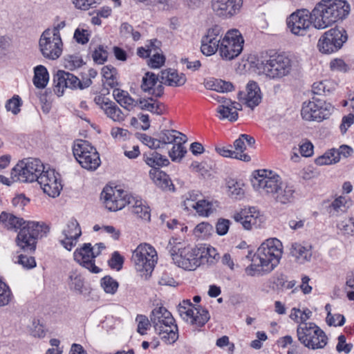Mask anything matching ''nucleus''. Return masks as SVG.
Returning <instances> with one entry per match:
<instances>
[{
	"label": "nucleus",
	"instance_id": "obj_1",
	"mask_svg": "<svg viewBox=\"0 0 354 354\" xmlns=\"http://www.w3.org/2000/svg\"><path fill=\"white\" fill-rule=\"evenodd\" d=\"M252 183L253 188L261 195L276 203L287 205L295 199L294 187L283 183L281 177L272 171H256Z\"/></svg>",
	"mask_w": 354,
	"mask_h": 354
},
{
	"label": "nucleus",
	"instance_id": "obj_2",
	"mask_svg": "<svg viewBox=\"0 0 354 354\" xmlns=\"http://www.w3.org/2000/svg\"><path fill=\"white\" fill-rule=\"evenodd\" d=\"M282 243L277 239H269L257 249L245 268L248 276L264 275L271 272L279 263L282 256Z\"/></svg>",
	"mask_w": 354,
	"mask_h": 354
},
{
	"label": "nucleus",
	"instance_id": "obj_3",
	"mask_svg": "<svg viewBox=\"0 0 354 354\" xmlns=\"http://www.w3.org/2000/svg\"><path fill=\"white\" fill-rule=\"evenodd\" d=\"M350 12V6L344 0H321L311 11L313 26L325 29L345 19Z\"/></svg>",
	"mask_w": 354,
	"mask_h": 354
},
{
	"label": "nucleus",
	"instance_id": "obj_4",
	"mask_svg": "<svg viewBox=\"0 0 354 354\" xmlns=\"http://www.w3.org/2000/svg\"><path fill=\"white\" fill-rule=\"evenodd\" d=\"M167 249L174 263L185 270H194L201 265L198 247L183 246L177 239L169 240Z\"/></svg>",
	"mask_w": 354,
	"mask_h": 354
},
{
	"label": "nucleus",
	"instance_id": "obj_5",
	"mask_svg": "<svg viewBox=\"0 0 354 354\" xmlns=\"http://www.w3.org/2000/svg\"><path fill=\"white\" fill-rule=\"evenodd\" d=\"M155 249L147 243L140 244L133 252L131 261L141 278L147 279L151 276L157 261Z\"/></svg>",
	"mask_w": 354,
	"mask_h": 354
},
{
	"label": "nucleus",
	"instance_id": "obj_6",
	"mask_svg": "<svg viewBox=\"0 0 354 354\" xmlns=\"http://www.w3.org/2000/svg\"><path fill=\"white\" fill-rule=\"evenodd\" d=\"M45 170V166L40 160L27 158L19 161L11 171V179L13 182L32 183L38 181Z\"/></svg>",
	"mask_w": 354,
	"mask_h": 354
},
{
	"label": "nucleus",
	"instance_id": "obj_7",
	"mask_svg": "<svg viewBox=\"0 0 354 354\" xmlns=\"http://www.w3.org/2000/svg\"><path fill=\"white\" fill-rule=\"evenodd\" d=\"M297 335L301 344L312 350L324 348L328 343L326 333L313 322L300 324L297 329Z\"/></svg>",
	"mask_w": 354,
	"mask_h": 354
},
{
	"label": "nucleus",
	"instance_id": "obj_8",
	"mask_svg": "<svg viewBox=\"0 0 354 354\" xmlns=\"http://www.w3.org/2000/svg\"><path fill=\"white\" fill-rule=\"evenodd\" d=\"M73 152L80 165L87 170L95 171L100 165L101 160L98 152L86 140H76L73 147Z\"/></svg>",
	"mask_w": 354,
	"mask_h": 354
},
{
	"label": "nucleus",
	"instance_id": "obj_9",
	"mask_svg": "<svg viewBox=\"0 0 354 354\" xmlns=\"http://www.w3.org/2000/svg\"><path fill=\"white\" fill-rule=\"evenodd\" d=\"M261 68L270 79H281L290 74L292 61L283 54H274L261 62Z\"/></svg>",
	"mask_w": 354,
	"mask_h": 354
},
{
	"label": "nucleus",
	"instance_id": "obj_10",
	"mask_svg": "<svg viewBox=\"0 0 354 354\" xmlns=\"http://www.w3.org/2000/svg\"><path fill=\"white\" fill-rule=\"evenodd\" d=\"M223 35L218 52L223 59L230 61L242 52L244 39L237 29L229 30Z\"/></svg>",
	"mask_w": 354,
	"mask_h": 354
},
{
	"label": "nucleus",
	"instance_id": "obj_11",
	"mask_svg": "<svg viewBox=\"0 0 354 354\" xmlns=\"http://www.w3.org/2000/svg\"><path fill=\"white\" fill-rule=\"evenodd\" d=\"M44 224L37 222L29 221L23 226L16 239L17 245L24 251L34 252L36 248L37 239L42 236Z\"/></svg>",
	"mask_w": 354,
	"mask_h": 354
},
{
	"label": "nucleus",
	"instance_id": "obj_12",
	"mask_svg": "<svg viewBox=\"0 0 354 354\" xmlns=\"http://www.w3.org/2000/svg\"><path fill=\"white\" fill-rule=\"evenodd\" d=\"M180 317L196 327L203 326L209 319L208 311L201 306H195L189 300H183L178 306Z\"/></svg>",
	"mask_w": 354,
	"mask_h": 354
},
{
	"label": "nucleus",
	"instance_id": "obj_13",
	"mask_svg": "<svg viewBox=\"0 0 354 354\" xmlns=\"http://www.w3.org/2000/svg\"><path fill=\"white\" fill-rule=\"evenodd\" d=\"M346 40L347 35L344 28H331L319 38L317 48L322 53L330 54L340 49Z\"/></svg>",
	"mask_w": 354,
	"mask_h": 354
},
{
	"label": "nucleus",
	"instance_id": "obj_14",
	"mask_svg": "<svg viewBox=\"0 0 354 354\" xmlns=\"http://www.w3.org/2000/svg\"><path fill=\"white\" fill-rule=\"evenodd\" d=\"M39 48L44 57L49 60H55L62 54V38L51 35L49 31H44L39 40Z\"/></svg>",
	"mask_w": 354,
	"mask_h": 354
},
{
	"label": "nucleus",
	"instance_id": "obj_15",
	"mask_svg": "<svg viewBox=\"0 0 354 354\" xmlns=\"http://www.w3.org/2000/svg\"><path fill=\"white\" fill-rule=\"evenodd\" d=\"M131 196L122 189L110 186H106L101 193V198L105 207L113 212L124 208L129 203Z\"/></svg>",
	"mask_w": 354,
	"mask_h": 354
},
{
	"label": "nucleus",
	"instance_id": "obj_16",
	"mask_svg": "<svg viewBox=\"0 0 354 354\" xmlns=\"http://www.w3.org/2000/svg\"><path fill=\"white\" fill-rule=\"evenodd\" d=\"M224 32L223 28L218 24L209 28L201 39V50L202 53L206 56H210L219 50Z\"/></svg>",
	"mask_w": 354,
	"mask_h": 354
},
{
	"label": "nucleus",
	"instance_id": "obj_17",
	"mask_svg": "<svg viewBox=\"0 0 354 354\" xmlns=\"http://www.w3.org/2000/svg\"><path fill=\"white\" fill-rule=\"evenodd\" d=\"M311 25V12L306 9L298 10L287 19L288 28L295 35H305Z\"/></svg>",
	"mask_w": 354,
	"mask_h": 354
},
{
	"label": "nucleus",
	"instance_id": "obj_18",
	"mask_svg": "<svg viewBox=\"0 0 354 354\" xmlns=\"http://www.w3.org/2000/svg\"><path fill=\"white\" fill-rule=\"evenodd\" d=\"M54 91L58 95H62L64 93V88H80L82 89L88 87L92 83L91 79H88L86 82L82 83L78 77L68 72H65L64 71H59L57 73L54 78Z\"/></svg>",
	"mask_w": 354,
	"mask_h": 354
},
{
	"label": "nucleus",
	"instance_id": "obj_19",
	"mask_svg": "<svg viewBox=\"0 0 354 354\" xmlns=\"http://www.w3.org/2000/svg\"><path fill=\"white\" fill-rule=\"evenodd\" d=\"M37 183L44 192L53 198L58 196L62 189L59 174L56 173L54 169H45L41 176L39 177Z\"/></svg>",
	"mask_w": 354,
	"mask_h": 354
},
{
	"label": "nucleus",
	"instance_id": "obj_20",
	"mask_svg": "<svg viewBox=\"0 0 354 354\" xmlns=\"http://www.w3.org/2000/svg\"><path fill=\"white\" fill-rule=\"evenodd\" d=\"M243 6V0H212L214 14L223 19H231L238 15Z\"/></svg>",
	"mask_w": 354,
	"mask_h": 354
},
{
	"label": "nucleus",
	"instance_id": "obj_21",
	"mask_svg": "<svg viewBox=\"0 0 354 354\" xmlns=\"http://www.w3.org/2000/svg\"><path fill=\"white\" fill-rule=\"evenodd\" d=\"M73 257L77 263L91 273L97 274L101 272V269L95 266V258L92 252L91 243H84L81 248L76 249L73 253Z\"/></svg>",
	"mask_w": 354,
	"mask_h": 354
},
{
	"label": "nucleus",
	"instance_id": "obj_22",
	"mask_svg": "<svg viewBox=\"0 0 354 354\" xmlns=\"http://www.w3.org/2000/svg\"><path fill=\"white\" fill-rule=\"evenodd\" d=\"M64 239L60 240L62 245L68 251H71L77 244V240L82 235L80 226L74 218L69 220L62 230Z\"/></svg>",
	"mask_w": 354,
	"mask_h": 354
},
{
	"label": "nucleus",
	"instance_id": "obj_23",
	"mask_svg": "<svg viewBox=\"0 0 354 354\" xmlns=\"http://www.w3.org/2000/svg\"><path fill=\"white\" fill-rule=\"evenodd\" d=\"M234 218L236 222L241 223L243 228L248 230L259 227L261 220L259 212L255 207L241 209L234 215Z\"/></svg>",
	"mask_w": 354,
	"mask_h": 354
},
{
	"label": "nucleus",
	"instance_id": "obj_24",
	"mask_svg": "<svg viewBox=\"0 0 354 354\" xmlns=\"http://www.w3.org/2000/svg\"><path fill=\"white\" fill-rule=\"evenodd\" d=\"M238 97L240 101H243L248 107L253 109L261 101V93L258 84L254 82H250L246 86V93L240 91Z\"/></svg>",
	"mask_w": 354,
	"mask_h": 354
},
{
	"label": "nucleus",
	"instance_id": "obj_25",
	"mask_svg": "<svg viewBox=\"0 0 354 354\" xmlns=\"http://www.w3.org/2000/svg\"><path fill=\"white\" fill-rule=\"evenodd\" d=\"M158 80L159 78L156 74L147 72L142 80L141 89L156 97H160L163 94V86L160 83L156 86Z\"/></svg>",
	"mask_w": 354,
	"mask_h": 354
},
{
	"label": "nucleus",
	"instance_id": "obj_26",
	"mask_svg": "<svg viewBox=\"0 0 354 354\" xmlns=\"http://www.w3.org/2000/svg\"><path fill=\"white\" fill-rule=\"evenodd\" d=\"M150 319L155 330H161L162 326L174 322L171 313L163 306L156 307L150 315Z\"/></svg>",
	"mask_w": 354,
	"mask_h": 354
},
{
	"label": "nucleus",
	"instance_id": "obj_27",
	"mask_svg": "<svg viewBox=\"0 0 354 354\" xmlns=\"http://www.w3.org/2000/svg\"><path fill=\"white\" fill-rule=\"evenodd\" d=\"M186 77L183 73H178L174 69L162 71L160 75V82L169 86H180L186 82Z\"/></svg>",
	"mask_w": 354,
	"mask_h": 354
},
{
	"label": "nucleus",
	"instance_id": "obj_28",
	"mask_svg": "<svg viewBox=\"0 0 354 354\" xmlns=\"http://www.w3.org/2000/svg\"><path fill=\"white\" fill-rule=\"evenodd\" d=\"M149 176L153 182L165 191H172L175 189L174 185L169 176L164 171L158 168L151 169L149 171Z\"/></svg>",
	"mask_w": 354,
	"mask_h": 354
},
{
	"label": "nucleus",
	"instance_id": "obj_29",
	"mask_svg": "<svg viewBox=\"0 0 354 354\" xmlns=\"http://www.w3.org/2000/svg\"><path fill=\"white\" fill-rule=\"evenodd\" d=\"M127 205L131 207L132 213L138 217L147 221L150 220L151 214L149 207L142 199L131 195V197H129V203H128Z\"/></svg>",
	"mask_w": 354,
	"mask_h": 354
},
{
	"label": "nucleus",
	"instance_id": "obj_30",
	"mask_svg": "<svg viewBox=\"0 0 354 354\" xmlns=\"http://www.w3.org/2000/svg\"><path fill=\"white\" fill-rule=\"evenodd\" d=\"M290 254L297 259V262L304 263L310 260L311 246H305L299 243H294L290 248Z\"/></svg>",
	"mask_w": 354,
	"mask_h": 354
},
{
	"label": "nucleus",
	"instance_id": "obj_31",
	"mask_svg": "<svg viewBox=\"0 0 354 354\" xmlns=\"http://www.w3.org/2000/svg\"><path fill=\"white\" fill-rule=\"evenodd\" d=\"M218 101L223 103L217 108V113L220 114V119H228L230 121H236L238 118V113L236 111H232L230 106L231 104V100L225 99L223 97H218Z\"/></svg>",
	"mask_w": 354,
	"mask_h": 354
},
{
	"label": "nucleus",
	"instance_id": "obj_32",
	"mask_svg": "<svg viewBox=\"0 0 354 354\" xmlns=\"http://www.w3.org/2000/svg\"><path fill=\"white\" fill-rule=\"evenodd\" d=\"M160 329L161 330H156V332L167 344H173L178 339V326L175 321L172 322L171 324H164Z\"/></svg>",
	"mask_w": 354,
	"mask_h": 354
},
{
	"label": "nucleus",
	"instance_id": "obj_33",
	"mask_svg": "<svg viewBox=\"0 0 354 354\" xmlns=\"http://www.w3.org/2000/svg\"><path fill=\"white\" fill-rule=\"evenodd\" d=\"M315 104L319 106V107L316 109L314 116L315 121L317 122H322L324 120L328 119L334 110V107L330 103L316 97Z\"/></svg>",
	"mask_w": 354,
	"mask_h": 354
},
{
	"label": "nucleus",
	"instance_id": "obj_34",
	"mask_svg": "<svg viewBox=\"0 0 354 354\" xmlns=\"http://www.w3.org/2000/svg\"><path fill=\"white\" fill-rule=\"evenodd\" d=\"M113 95L118 103L129 111L133 109L138 104V102L133 99L127 91L115 88Z\"/></svg>",
	"mask_w": 354,
	"mask_h": 354
},
{
	"label": "nucleus",
	"instance_id": "obj_35",
	"mask_svg": "<svg viewBox=\"0 0 354 354\" xmlns=\"http://www.w3.org/2000/svg\"><path fill=\"white\" fill-rule=\"evenodd\" d=\"M245 184L240 180L230 178L226 180L227 193L229 196L236 199H240L245 194Z\"/></svg>",
	"mask_w": 354,
	"mask_h": 354
},
{
	"label": "nucleus",
	"instance_id": "obj_36",
	"mask_svg": "<svg viewBox=\"0 0 354 354\" xmlns=\"http://www.w3.org/2000/svg\"><path fill=\"white\" fill-rule=\"evenodd\" d=\"M0 222L8 230L15 231H17V229L25 224V221L23 218H18L12 214H8L4 212L0 214Z\"/></svg>",
	"mask_w": 354,
	"mask_h": 354
},
{
	"label": "nucleus",
	"instance_id": "obj_37",
	"mask_svg": "<svg viewBox=\"0 0 354 354\" xmlns=\"http://www.w3.org/2000/svg\"><path fill=\"white\" fill-rule=\"evenodd\" d=\"M138 105L140 109L147 110L156 115H162L165 111L164 105L152 98L140 100Z\"/></svg>",
	"mask_w": 354,
	"mask_h": 354
},
{
	"label": "nucleus",
	"instance_id": "obj_38",
	"mask_svg": "<svg viewBox=\"0 0 354 354\" xmlns=\"http://www.w3.org/2000/svg\"><path fill=\"white\" fill-rule=\"evenodd\" d=\"M205 86L207 89L224 93L233 90L234 86L230 82H225L220 79H209L205 82Z\"/></svg>",
	"mask_w": 354,
	"mask_h": 354
},
{
	"label": "nucleus",
	"instance_id": "obj_39",
	"mask_svg": "<svg viewBox=\"0 0 354 354\" xmlns=\"http://www.w3.org/2000/svg\"><path fill=\"white\" fill-rule=\"evenodd\" d=\"M33 84L38 88H44L48 84L49 74L46 68L39 65L34 68Z\"/></svg>",
	"mask_w": 354,
	"mask_h": 354
},
{
	"label": "nucleus",
	"instance_id": "obj_40",
	"mask_svg": "<svg viewBox=\"0 0 354 354\" xmlns=\"http://www.w3.org/2000/svg\"><path fill=\"white\" fill-rule=\"evenodd\" d=\"M351 205V200L343 196L337 197L330 205V213L332 215L343 213L347 211Z\"/></svg>",
	"mask_w": 354,
	"mask_h": 354
},
{
	"label": "nucleus",
	"instance_id": "obj_41",
	"mask_svg": "<svg viewBox=\"0 0 354 354\" xmlns=\"http://www.w3.org/2000/svg\"><path fill=\"white\" fill-rule=\"evenodd\" d=\"M198 250L201 264H204L205 263L209 264L213 263L218 255L216 250L209 245H201L198 247Z\"/></svg>",
	"mask_w": 354,
	"mask_h": 354
},
{
	"label": "nucleus",
	"instance_id": "obj_42",
	"mask_svg": "<svg viewBox=\"0 0 354 354\" xmlns=\"http://www.w3.org/2000/svg\"><path fill=\"white\" fill-rule=\"evenodd\" d=\"M187 141L186 136H180V140L174 144L171 151H169V156L172 161H180L187 153L186 148L183 144Z\"/></svg>",
	"mask_w": 354,
	"mask_h": 354
},
{
	"label": "nucleus",
	"instance_id": "obj_43",
	"mask_svg": "<svg viewBox=\"0 0 354 354\" xmlns=\"http://www.w3.org/2000/svg\"><path fill=\"white\" fill-rule=\"evenodd\" d=\"M180 136H185V135L180 133L176 130H164L158 134V140L160 141V146L161 144L167 145L170 143H176L180 140Z\"/></svg>",
	"mask_w": 354,
	"mask_h": 354
},
{
	"label": "nucleus",
	"instance_id": "obj_44",
	"mask_svg": "<svg viewBox=\"0 0 354 354\" xmlns=\"http://www.w3.org/2000/svg\"><path fill=\"white\" fill-rule=\"evenodd\" d=\"M317 107L319 106L315 104V97H313L308 102H304L301 111L302 118L307 121H315L314 116Z\"/></svg>",
	"mask_w": 354,
	"mask_h": 354
},
{
	"label": "nucleus",
	"instance_id": "obj_45",
	"mask_svg": "<svg viewBox=\"0 0 354 354\" xmlns=\"http://www.w3.org/2000/svg\"><path fill=\"white\" fill-rule=\"evenodd\" d=\"M102 73L105 79V84L111 88L118 85L117 70L111 65H107L102 68Z\"/></svg>",
	"mask_w": 354,
	"mask_h": 354
},
{
	"label": "nucleus",
	"instance_id": "obj_46",
	"mask_svg": "<svg viewBox=\"0 0 354 354\" xmlns=\"http://www.w3.org/2000/svg\"><path fill=\"white\" fill-rule=\"evenodd\" d=\"M105 114L115 122H122L124 120L125 115L120 109L111 101L104 110Z\"/></svg>",
	"mask_w": 354,
	"mask_h": 354
},
{
	"label": "nucleus",
	"instance_id": "obj_47",
	"mask_svg": "<svg viewBox=\"0 0 354 354\" xmlns=\"http://www.w3.org/2000/svg\"><path fill=\"white\" fill-rule=\"evenodd\" d=\"M145 162L152 169L156 168V166L162 167L169 164V160L165 156L156 151H153L150 154V156L145 158Z\"/></svg>",
	"mask_w": 354,
	"mask_h": 354
},
{
	"label": "nucleus",
	"instance_id": "obj_48",
	"mask_svg": "<svg viewBox=\"0 0 354 354\" xmlns=\"http://www.w3.org/2000/svg\"><path fill=\"white\" fill-rule=\"evenodd\" d=\"M315 162L316 165L320 166L336 163L338 162V153L336 152V149H331L317 158Z\"/></svg>",
	"mask_w": 354,
	"mask_h": 354
},
{
	"label": "nucleus",
	"instance_id": "obj_49",
	"mask_svg": "<svg viewBox=\"0 0 354 354\" xmlns=\"http://www.w3.org/2000/svg\"><path fill=\"white\" fill-rule=\"evenodd\" d=\"M216 151L223 157L232 158L243 160L245 162H249L250 160V156L246 153H241L238 151H234L232 149L228 147H218L216 149Z\"/></svg>",
	"mask_w": 354,
	"mask_h": 354
},
{
	"label": "nucleus",
	"instance_id": "obj_50",
	"mask_svg": "<svg viewBox=\"0 0 354 354\" xmlns=\"http://www.w3.org/2000/svg\"><path fill=\"white\" fill-rule=\"evenodd\" d=\"M337 227L344 236H354V216L344 218L340 221Z\"/></svg>",
	"mask_w": 354,
	"mask_h": 354
},
{
	"label": "nucleus",
	"instance_id": "obj_51",
	"mask_svg": "<svg viewBox=\"0 0 354 354\" xmlns=\"http://www.w3.org/2000/svg\"><path fill=\"white\" fill-rule=\"evenodd\" d=\"M195 210L200 216H208L216 211V207L206 200H198Z\"/></svg>",
	"mask_w": 354,
	"mask_h": 354
},
{
	"label": "nucleus",
	"instance_id": "obj_52",
	"mask_svg": "<svg viewBox=\"0 0 354 354\" xmlns=\"http://www.w3.org/2000/svg\"><path fill=\"white\" fill-rule=\"evenodd\" d=\"M91 31L85 25L79 26L75 30L73 38L77 43L86 44L88 42Z\"/></svg>",
	"mask_w": 354,
	"mask_h": 354
},
{
	"label": "nucleus",
	"instance_id": "obj_53",
	"mask_svg": "<svg viewBox=\"0 0 354 354\" xmlns=\"http://www.w3.org/2000/svg\"><path fill=\"white\" fill-rule=\"evenodd\" d=\"M70 281L68 282V286L70 290L75 291L77 293H82V289L84 287V280L81 275L76 272H73L69 276Z\"/></svg>",
	"mask_w": 354,
	"mask_h": 354
},
{
	"label": "nucleus",
	"instance_id": "obj_54",
	"mask_svg": "<svg viewBox=\"0 0 354 354\" xmlns=\"http://www.w3.org/2000/svg\"><path fill=\"white\" fill-rule=\"evenodd\" d=\"M101 286L104 290L109 294L113 295L118 288V283L109 276H106L101 279Z\"/></svg>",
	"mask_w": 354,
	"mask_h": 354
},
{
	"label": "nucleus",
	"instance_id": "obj_55",
	"mask_svg": "<svg viewBox=\"0 0 354 354\" xmlns=\"http://www.w3.org/2000/svg\"><path fill=\"white\" fill-rule=\"evenodd\" d=\"M213 227L208 223H201L196 226L194 230V234L198 238L205 239L212 234Z\"/></svg>",
	"mask_w": 354,
	"mask_h": 354
},
{
	"label": "nucleus",
	"instance_id": "obj_56",
	"mask_svg": "<svg viewBox=\"0 0 354 354\" xmlns=\"http://www.w3.org/2000/svg\"><path fill=\"white\" fill-rule=\"evenodd\" d=\"M22 105L21 97L15 95L11 99L8 100L6 104L7 111H11L13 114L16 115L20 111V107Z\"/></svg>",
	"mask_w": 354,
	"mask_h": 354
},
{
	"label": "nucleus",
	"instance_id": "obj_57",
	"mask_svg": "<svg viewBox=\"0 0 354 354\" xmlns=\"http://www.w3.org/2000/svg\"><path fill=\"white\" fill-rule=\"evenodd\" d=\"M82 59L77 55H68L64 61V65L68 70H75L82 65Z\"/></svg>",
	"mask_w": 354,
	"mask_h": 354
},
{
	"label": "nucleus",
	"instance_id": "obj_58",
	"mask_svg": "<svg viewBox=\"0 0 354 354\" xmlns=\"http://www.w3.org/2000/svg\"><path fill=\"white\" fill-rule=\"evenodd\" d=\"M15 262L21 265L24 268L30 269L36 266L35 258L25 254H19L15 257Z\"/></svg>",
	"mask_w": 354,
	"mask_h": 354
},
{
	"label": "nucleus",
	"instance_id": "obj_59",
	"mask_svg": "<svg viewBox=\"0 0 354 354\" xmlns=\"http://www.w3.org/2000/svg\"><path fill=\"white\" fill-rule=\"evenodd\" d=\"M93 61L98 64H104L108 57V53L101 45L98 46L92 54Z\"/></svg>",
	"mask_w": 354,
	"mask_h": 354
},
{
	"label": "nucleus",
	"instance_id": "obj_60",
	"mask_svg": "<svg viewBox=\"0 0 354 354\" xmlns=\"http://www.w3.org/2000/svg\"><path fill=\"white\" fill-rule=\"evenodd\" d=\"M198 201L197 194L194 193H188L187 195H185L182 205L184 207L185 210L191 211L196 209Z\"/></svg>",
	"mask_w": 354,
	"mask_h": 354
},
{
	"label": "nucleus",
	"instance_id": "obj_61",
	"mask_svg": "<svg viewBox=\"0 0 354 354\" xmlns=\"http://www.w3.org/2000/svg\"><path fill=\"white\" fill-rule=\"evenodd\" d=\"M136 321L138 323L137 331L141 335H145L150 326L151 320L149 321L145 315H138Z\"/></svg>",
	"mask_w": 354,
	"mask_h": 354
},
{
	"label": "nucleus",
	"instance_id": "obj_62",
	"mask_svg": "<svg viewBox=\"0 0 354 354\" xmlns=\"http://www.w3.org/2000/svg\"><path fill=\"white\" fill-rule=\"evenodd\" d=\"M326 322L329 326H341L344 324L345 318L341 314L327 313Z\"/></svg>",
	"mask_w": 354,
	"mask_h": 354
},
{
	"label": "nucleus",
	"instance_id": "obj_63",
	"mask_svg": "<svg viewBox=\"0 0 354 354\" xmlns=\"http://www.w3.org/2000/svg\"><path fill=\"white\" fill-rule=\"evenodd\" d=\"M165 62V57L162 54L156 53L153 54L148 61V65L153 68H158L162 66Z\"/></svg>",
	"mask_w": 354,
	"mask_h": 354
},
{
	"label": "nucleus",
	"instance_id": "obj_64",
	"mask_svg": "<svg viewBox=\"0 0 354 354\" xmlns=\"http://www.w3.org/2000/svg\"><path fill=\"white\" fill-rule=\"evenodd\" d=\"M124 263L123 257L119 254L118 252H114L111 258L109 261V266L117 270H121Z\"/></svg>",
	"mask_w": 354,
	"mask_h": 354
}]
</instances>
